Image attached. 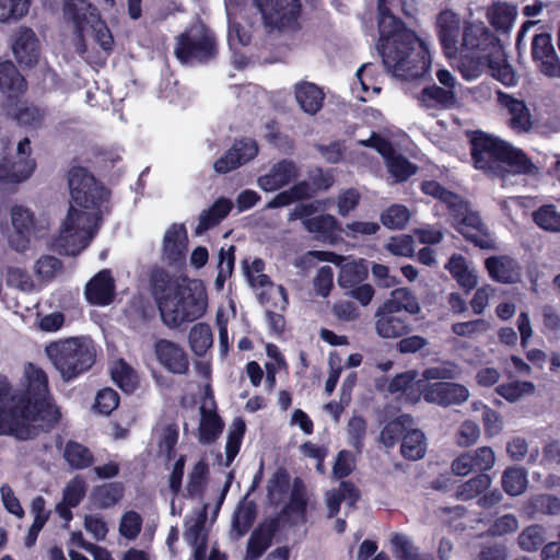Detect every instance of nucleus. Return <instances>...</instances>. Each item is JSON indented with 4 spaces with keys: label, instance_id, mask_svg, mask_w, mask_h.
<instances>
[{
    "label": "nucleus",
    "instance_id": "nucleus-47",
    "mask_svg": "<svg viewBox=\"0 0 560 560\" xmlns=\"http://www.w3.org/2000/svg\"><path fill=\"white\" fill-rule=\"evenodd\" d=\"M257 516V506L254 501H247L240 504L233 513L232 532L240 538L247 534L255 523Z\"/></svg>",
    "mask_w": 560,
    "mask_h": 560
},
{
    "label": "nucleus",
    "instance_id": "nucleus-9",
    "mask_svg": "<svg viewBox=\"0 0 560 560\" xmlns=\"http://www.w3.org/2000/svg\"><path fill=\"white\" fill-rule=\"evenodd\" d=\"M175 56L180 62L206 63L215 58L218 44L214 34L206 27L192 28L176 38Z\"/></svg>",
    "mask_w": 560,
    "mask_h": 560
},
{
    "label": "nucleus",
    "instance_id": "nucleus-2",
    "mask_svg": "<svg viewBox=\"0 0 560 560\" xmlns=\"http://www.w3.org/2000/svg\"><path fill=\"white\" fill-rule=\"evenodd\" d=\"M68 185L74 205H70L52 245L61 255L75 256L94 237L102 220L101 207L109 191L82 166L70 168Z\"/></svg>",
    "mask_w": 560,
    "mask_h": 560
},
{
    "label": "nucleus",
    "instance_id": "nucleus-33",
    "mask_svg": "<svg viewBox=\"0 0 560 560\" xmlns=\"http://www.w3.org/2000/svg\"><path fill=\"white\" fill-rule=\"evenodd\" d=\"M445 269L466 293L477 287V275L468 268L466 259L460 254H453L445 265Z\"/></svg>",
    "mask_w": 560,
    "mask_h": 560
},
{
    "label": "nucleus",
    "instance_id": "nucleus-12",
    "mask_svg": "<svg viewBox=\"0 0 560 560\" xmlns=\"http://www.w3.org/2000/svg\"><path fill=\"white\" fill-rule=\"evenodd\" d=\"M31 154V141L27 137L19 141L15 152L3 153L0 160V182L18 184L31 177L36 168V162Z\"/></svg>",
    "mask_w": 560,
    "mask_h": 560
},
{
    "label": "nucleus",
    "instance_id": "nucleus-5",
    "mask_svg": "<svg viewBox=\"0 0 560 560\" xmlns=\"http://www.w3.org/2000/svg\"><path fill=\"white\" fill-rule=\"evenodd\" d=\"M46 352L66 381L88 372L96 361L95 343L84 336L51 342L46 347Z\"/></svg>",
    "mask_w": 560,
    "mask_h": 560
},
{
    "label": "nucleus",
    "instance_id": "nucleus-26",
    "mask_svg": "<svg viewBox=\"0 0 560 560\" xmlns=\"http://www.w3.org/2000/svg\"><path fill=\"white\" fill-rule=\"evenodd\" d=\"M490 475L481 471L478 476L462 483L456 490V498L460 501L478 499V504L482 508L490 506Z\"/></svg>",
    "mask_w": 560,
    "mask_h": 560
},
{
    "label": "nucleus",
    "instance_id": "nucleus-40",
    "mask_svg": "<svg viewBox=\"0 0 560 560\" xmlns=\"http://www.w3.org/2000/svg\"><path fill=\"white\" fill-rule=\"evenodd\" d=\"M413 419L410 415H401L388 421L381 431L380 442L387 448H393L410 430Z\"/></svg>",
    "mask_w": 560,
    "mask_h": 560
},
{
    "label": "nucleus",
    "instance_id": "nucleus-46",
    "mask_svg": "<svg viewBox=\"0 0 560 560\" xmlns=\"http://www.w3.org/2000/svg\"><path fill=\"white\" fill-rule=\"evenodd\" d=\"M427 452V439L419 429H410L400 444L401 456L408 460H419L424 457Z\"/></svg>",
    "mask_w": 560,
    "mask_h": 560
},
{
    "label": "nucleus",
    "instance_id": "nucleus-53",
    "mask_svg": "<svg viewBox=\"0 0 560 560\" xmlns=\"http://www.w3.org/2000/svg\"><path fill=\"white\" fill-rule=\"evenodd\" d=\"M527 485V471L522 467H510L502 475V487L510 495L522 494Z\"/></svg>",
    "mask_w": 560,
    "mask_h": 560
},
{
    "label": "nucleus",
    "instance_id": "nucleus-1",
    "mask_svg": "<svg viewBox=\"0 0 560 560\" xmlns=\"http://www.w3.org/2000/svg\"><path fill=\"white\" fill-rule=\"evenodd\" d=\"M24 374V389H13L7 380L0 381V434L26 441L34 438L32 423L40 422L49 431L59 422L61 413L52 402L46 372L28 363Z\"/></svg>",
    "mask_w": 560,
    "mask_h": 560
},
{
    "label": "nucleus",
    "instance_id": "nucleus-4",
    "mask_svg": "<svg viewBox=\"0 0 560 560\" xmlns=\"http://www.w3.org/2000/svg\"><path fill=\"white\" fill-rule=\"evenodd\" d=\"M421 306L408 288L394 289L374 313V329L383 339H397L413 330L410 316L418 315Z\"/></svg>",
    "mask_w": 560,
    "mask_h": 560
},
{
    "label": "nucleus",
    "instance_id": "nucleus-41",
    "mask_svg": "<svg viewBox=\"0 0 560 560\" xmlns=\"http://www.w3.org/2000/svg\"><path fill=\"white\" fill-rule=\"evenodd\" d=\"M224 422L221 417L211 410L201 407V418L198 428V440L201 444H211L221 435Z\"/></svg>",
    "mask_w": 560,
    "mask_h": 560
},
{
    "label": "nucleus",
    "instance_id": "nucleus-61",
    "mask_svg": "<svg viewBox=\"0 0 560 560\" xmlns=\"http://www.w3.org/2000/svg\"><path fill=\"white\" fill-rule=\"evenodd\" d=\"M86 493V482L83 477L72 478L63 490V503L69 506H78Z\"/></svg>",
    "mask_w": 560,
    "mask_h": 560
},
{
    "label": "nucleus",
    "instance_id": "nucleus-23",
    "mask_svg": "<svg viewBox=\"0 0 560 560\" xmlns=\"http://www.w3.org/2000/svg\"><path fill=\"white\" fill-rule=\"evenodd\" d=\"M516 9L508 3L492 4V33H497V47L506 48L510 46V34L516 18ZM494 34H492V39Z\"/></svg>",
    "mask_w": 560,
    "mask_h": 560
},
{
    "label": "nucleus",
    "instance_id": "nucleus-55",
    "mask_svg": "<svg viewBox=\"0 0 560 560\" xmlns=\"http://www.w3.org/2000/svg\"><path fill=\"white\" fill-rule=\"evenodd\" d=\"M520 268L516 262L508 257H492V278L505 283H513L520 279Z\"/></svg>",
    "mask_w": 560,
    "mask_h": 560
},
{
    "label": "nucleus",
    "instance_id": "nucleus-63",
    "mask_svg": "<svg viewBox=\"0 0 560 560\" xmlns=\"http://www.w3.org/2000/svg\"><path fill=\"white\" fill-rule=\"evenodd\" d=\"M392 545L398 560H417L420 556L418 548L405 535L395 534L392 538Z\"/></svg>",
    "mask_w": 560,
    "mask_h": 560
},
{
    "label": "nucleus",
    "instance_id": "nucleus-43",
    "mask_svg": "<svg viewBox=\"0 0 560 560\" xmlns=\"http://www.w3.org/2000/svg\"><path fill=\"white\" fill-rule=\"evenodd\" d=\"M210 468L206 459L198 460L188 474L186 485L187 497L190 499H201L205 495L209 481Z\"/></svg>",
    "mask_w": 560,
    "mask_h": 560
},
{
    "label": "nucleus",
    "instance_id": "nucleus-32",
    "mask_svg": "<svg viewBox=\"0 0 560 560\" xmlns=\"http://www.w3.org/2000/svg\"><path fill=\"white\" fill-rule=\"evenodd\" d=\"M233 203L225 197L218 198L208 209L199 215L197 234H201L221 223L231 212Z\"/></svg>",
    "mask_w": 560,
    "mask_h": 560
},
{
    "label": "nucleus",
    "instance_id": "nucleus-50",
    "mask_svg": "<svg viewBox=\"0 0 560 560\" xmlns=\"http://www.w3.org/2000/svg\"><path fill=\"white\" fill-rule=\"evenodd\" d=\"M384 160L388 172L397 183L406 182L418 171V166L416 164L411 163L402 154L397 153L395 149L394 153Z\"/></svg>",
    "mask_w": 560,
    "mask_h": 560
},
{
    "label": "nucleus",
    "instance_id": "nucleus-30",
    "mask_svg": "<svg viewBox=\"0 0 560 560\" xmlns=\"http://www.w3.org/2000/svg\"><path fill=\"white\" fill-rule=\"evenodd\" d=\"M13 54L21 65L32 67L37 63L38 40L32 30L25 28L20 32L13 44Z\"/></svg>",
    "mask_w": 560,
    "mask_h": 560
},
{
    "label": "nucleus",
    "instance_id": "nucleus-62",
    "mask_svg": "<svg viewBox=\"0 0 560 560\" xmlns=\"http://www.w3.org/2000/svg\"><path fill=\"white\" fill-rule=\"evenodd\" d=\"M31 0H0V21L18 20L28 12Z\"/></svg>",
    "mask_w": 560,
    "mask_h": 560
},
{
    "label": "nucleus",
    "instance_id": "nucleus-11",
    "mask_svg": "<svg viewBox=\"0 0 560 560\" xmlns=\"http://www.w3.org/2000/svg\"><path fill=\"white\" fill-rule=\"evenodd\" d=\"M269 30H289L299 24L302 12L301 0H254Z\"/></svg>",
    "mask_w": 560,
    "mask_h": 560
},
{
    "label": "nucleus",
    "instance_id": "nucleus-56",
    "mask_svg": "<svg viewBox=\"0 0 560 560\" xmlns=\"http://www.w3.org/2000/svg\"><path fill=\"white\" fill-rule=\"evenodd\" d=\"M517 539L524 551H536L546 540V529L539 524L529 525L522 530Z\"/></svg>",
    "mask_w": 560,
    "mask_h": 560
},
{
    "label": "nucleus",
    "instance_id": "nucleus-64",
    "mask_svg": "<svg viewBox=\"0 0 560 560\" xmlns=\"http://www.w3.org/2000/svg\"><path fill=\"white\" fill-rule=\"evenodd\" d=\"M119 405V395L112 388L101 389L96 397L94 407L97 412L109 416Z\"/></svg>",
    "mask_w": 560,
    "mask_h": 560
},
{
    "label": "nucleus",
    "instance_id": "nucleus-22",
    "mask_svg": "<svg viewBox=\"0 0 560 560\" xmlns=\"http://www.w3.org/2000/svg\"><path fill=\"white\" fill-rule=\"evenodd\" d=\"M88 302L92 305L107 306L115 299V280L109 269L98 271L85 285Z\"/></svg>",
    "mask_w": 560,
    "mask_h": 560
},
{
    "label": "nucleus",
    "instance_id": "nucleus-24",
    "mask_svg": "<svg viewBox=\"0 0 560 560\" xmlns=\"http://www.w3.org/2000/svg\"><path fill=\"white\" fill-rule=\"evenodd\" d=\"M296 177L298 168L294 162L281 160L271 167L268 174L258 178V185L265 191H275L288 185Z\"/></svg>",
    "mask_w": 560,
    "mask_h": 560
},
{
    "label": "nucleus",
    "instance_id": "nucleus-39",
    "mask_svg": "<svg viewBox=\"0 0 560 560\" xmlns=\"http://www.w3.org/2000/svg\"><path fill=\"white\" fill-rule=\"evenodd\" d=\"M303 225L307 232L322 241H332L336 233L341 231L338 220L328 213L304 220Z\"/></svg>",
    "mask_w": 560,
    "mask_h": 560
},
{
    "label": "nucleus",
    "instance_id": "nucleus-44",
    "mask_svg": "<svg viewBox=\"0 0 560 560\" xmlns=\"http://www.w3.org/2000/svg\"><path fill=\"white\" fill-rule=\"evenodd\" d=\"M492 79L504 86H514L518 77L512 66L506 61L505 48H500L492 43Z\"/></svg>",
    "mask_w": 560,
    "mask_h": 560
},
{
    "label": "nucleus",
    "instance_id": "nucleus-59",
    "mask_svg": "<svg viewBox=\"0 0 560 560\" xmlns=\"http://www.w3.org/2000/svg\"><path fill=\"white\" fill-rule=\"evenodd\" d=\"M410 218L409 210L404 205H392L381 213L382 224L390 230H400L406 226Z\"/></svg>",
    "mask_w": 560,
    "mask_h": 560
},
{
    "label": "nucleus",
    "instance_id": "nucleus-13",
    "mask_svg": "<svg viewBox=\"0 0 560 560\" xmlns=\"http://www.w3.org/2000/svg\"><path fill=\"white\" fill-rule=\"evenodd\" d=\"M11 221L14 234L11 236L10 243L19 252L26 250L31 237H42L48 226L47 221L37 220L34 213L23 206L12 207Z\"/></svg>",
    "mask_w": 560,
    "mask_h": 560
},
{
    "label": "nucleus",
    "instance_id": "nucleus-19",
    "mask_svg": "<svg viewBox=\"0 0 560 560\" xmlns=\"http://www.w3.org/2000/svg\"><path fill=\"white\" fill-rule=\"evenodd\" d=\"M188 235L184 224L173 223L163 238V256L168 265H182L186 260Z\"/></svg>",
    "mask_w": 560,
    "mask_h": 560
},
{
    "label": "nucleus",
    "instance_id": "nucleus-10",
    "mask_svg": "<svg viewBox=\"0 0 560 560\" xmlns=\"http://www.w3.org/2000/svg\"><path fill=\"white\" fill-rule=\"evenodd\" d=\"M369 277L368 262L364 259L352 260L340 266L338 285L346 290L345 294L362 306L371 303L375 295V289L370 283H364Z\"/></svg>",
    "mask_w": 560,
    "mask_h": 560
},
{
    "label": "nucleus",
    "instance_id": "nucleus-49",
    "mask_svg": "<svg viewBox=\"0 0 560 560\" xmlns=\"http://www.w3.org/2000/svg\"><path fill=\"white\" fill-rule=\"evenodd\" d=\"M65 16L73 22L74 25V47L79 55H83L88 51V45L85 40V34L88 32L86 18L83 12H79L78 9L73 8L70 3L63 7Z\"/></svg>",
    "mask_w": 560,
    "mask_h": 560
},
{
    "label": "nucleus",
    "instance_id": "nucleus-57",
    "mask_svg": "<svg viewBox=\"0 0 560 560\" xmlns=\"http://www.w3.org/2000/svg\"><path fill=\"white\" fill-rule=\"evenodd\" d=\"M112 378L125 393H132L137 386V377L132 368L122 359L112 370Z\"/></svg>",
    "mask_w": 560,
    "mask_h": 560
},
{
    "label": "nucleus",
    "instance_id": "nucleus-42",
    "mask_svg": "<svg viewBox=\"0 0 560 560\" xmlns=\"http://www.w3.org/2000/svg\"><path fill=\"white\" fill-rule=\"evenodd\" d=\"M63 458L74 470H82L93 466L95 457L92 451L73 440H69L63 448Z\"/></svg>",
    "mask_w": 560,
    "mask_h": 560
},
{
    "label": "nucleus",
    "instance_id": "nucleus-51",
    "mask_svg": "<svg viewBox=\"0 0 560 560\" xmlns=\"http://www.w3.org/2000/svg\"><path fill=\"white\" fill-rule=\"evenodd\" d=\"M246 431L245 421L242 418H235L232 422L231 429L228 434L226 445H225V463L226 467L231 466L235 457L237 456L243 438Z\"/></svg>",
    "mask_w": 560,
    "mask_h": 560
},
{
    "label": "nucleus",
    "instance_id": "nucleus-27",
    "mask_svg": "<svg viewBox=\"0 0 560 560\" xmlns=\"http://www.w3.org/2000/svg\"><path fill=\"white\" fill-rule=\"evenodd\" d=\"M490 45V30L483 22L467 21L464 25L462 34L460 50L488 52L487 47Z\"/></svg>",
    "mask_w": 560,
    "mask_h": 560
},
{
    "label": "nucleus",
    "instance_id": "nucleus-16",
    "mask_svg": "<svg viewBox=\"0 0 560 560\" xmlns=\"http://www.w3.org/2000/svg\"><path fill=\"white\" fill-rule=\"evenodd\" d=\"M27 91V81L11 60L0 62V92L4 107L15 106Z\"/></svg>",
    "mask_w": 560,
    "mask_h": 560
},
{
    "label": "nucleus",
    "instance_id": "nucleus-7",
    "mask_svg": "<svg viewBox=\"0 0 560 560\" xmlns=\"http://www.w3.org/2000/svg\"><path fill=\"white\" fill-rule=\"evenodd\" d=\"M492 175L499 177L503 186H514L523 182L520 176L540 178L541 168L521 149L492 136Z\"/></svg>",
    "mask_w": 560,
    "mask_h": 560
},
{
    "label": "nucleus",
    "instance_id": "nucleus-37",
    "mask_svg": "<svg viewBox=\"0 0 560 560\" xmlns=\"http://www.w3.org/2000/svg\"><path fill=\"white\" fill-rule=\"evenodd\" d=\"M458 69L466 80L478 78L486 68H490V52L459 51Z\"/></svg>",
    "mask_w": 560,
    "mask_h": 560
},
{
    "label": "nucleus",
    "instance_id": "nucleus-14",
    "mask_svg": "<svg viewBox=\"0 0 560 560\" xmlns=\"http://www.w3.org/2000/svg\"><path fill=\"white\" fill-rule=\"evenodd\" d=\"M257 154V142L252 138H243L236 140L233 145L214 162L213 167L217 173L226 174L255 159Z\"/></svg>",
    "mask_w": 560,
    "mask_h": 560
},
{
    "label": "nucleus",
    "instance_id": "nucleus-29",
    "mask_svg": "<svg viewBox=\"0 0 560 560\" xmlns=\"http://www.w3.org/2000/svg\"><path fill=\"white\" fill-rule=\"evenodd\" d=\"M490 469V447L482 446L474 453L466 452L452 463V470L457 476H466L472 470L488 471Z\"/></svg>",
    "mask_w": 560,
    "mask_h": 560
},
{
    "label": "nucleus",
    "instance_id": "nucleus-48",
    "mask_svg": "<svg viewBox=\"0 0 560 560\" xmlns=\"http://www.w3.org/2000/svg\"><path fill=\"white\" fill-rule=\"evenodd\" d=\"M191 351L197 357H203L213 343V335L210 325L206 323L195 324L188 335Z\"/></svg>",
    "mask_w": 560,
    "mask_h": 560
},
{
    "label": "nucleus",
    "instance_id": "nucleus-36",
    "mask_svg": "<svg viewBox=\"0 0 560 560\" xmlns=\"http://www.w3.org/2000/svg\"><path fill=\"white\" fill-rule=\"evenodd\" d=\"M88 32L93 33L94 40L107 52L113 50L114 37L105 21L101 19L97 8L84 11Z\"/></svg>",
    "mask_w": 560,
    "mask_h": 560
},
{
    "label": "nucleus",
    "instance_id": "nucleus-28",
    "mask_svg": "<svg viewBox=\"0 0 560 560\" xmlns=\"http://www.w3.org/2000/svg\"><path fill=\"white\" fill-rule=\"evenodd\" d=\"M475 168L490 172V135L481 130H466Z\"/></svg>",
    "mask_w": 560,
    "mask_h": 560
},
{
    "label": "nucleus",
    "instance_id": "nucleus-52",
    "mask_svg": "<svg viewBox=\"0 0 560 560\" xmlns=\"http://www.w3.org/2000/svg\"><path fill=\"white\" fill-rule=\"evenodd\" d=\"M290 489V475L284 468H278L267 483L268 499L272 504L280 503Z\"/></svg>",
    "mask_w": 560,
    "mask_h": 560
},
{
    "label": "nucleus",
    "instance_id": "nucleus-21",
    "mask_svg": "<svg viewBox=\"0 0 560 560\" xmlns=\"http://www.w3.org/2000/svg\"><path fill=\"white\" fill-rule=\"evenodd\" d=\"M469 396L466 386L451 382H438L427 386L423 397L428 402H435L447 407L451 405H460Z\"/></svg>",
    "mask_w": 560,
    "mask_h": 560
},
{
    "label": "nucleus",
    "instance_id": "nucleus-54",
    "mask_svg": "<svg viewBox=\"0 0 560 560\" xmlns=\"http://www.w3.org/2000/svg\"><path fill=\"white\" fill-rule=\"evenodd\" d=\"M152 291L160 308V302L163 299H170L173 294V289L176 285H182L178 281L174 280L168 272L163 269L155 270L151 276Z\"/></svg>",
    "mask_w": 560,
    "mask_h": 560
},
{
    "label": "nucleus",
    "instance_id": "nucleus-3",
    "mask_svg": "<svg viewBox=\"0 0 560 560\" xmlns=\"http://www.w3.org/2000/svg\"><path fill=\"white\" fill-rule=\"evenodd\" d=\"M382 35L392 42L383 47L384 65L393 73L404 80L411 81L422 78L431 67V56L428 46L416 32L406 27L405 23L388 10L381 11Z\"/></svg>",
    "mask_w": 560,
    "mask_h": 560
},
{
    "label": "nucleus",
    "instance_id": "nucleus-25",
    "mask_svg": "<svg viewBox=\"0 0 560 560\" xmlns=\"http://www.w3.org/2000/svg\"><path fill=\"white\" fill-rule=\"evenodd\" d=\"M458 34H459V22L455 19V15L448 16L446 13H442L438 20V36L443 49V52L447 58H456L460 51L458 47Z\"/></svg>",
    "mask_w": 560,
    "mask_h": 560
},
{
    "label": "nucleus",
    "instance_id": "nucleus-45",
    "mask_svg": "<svg viewBox=\"0 0 560 560\" xmlns=\"http://www.w3.org/2000/svg\"><path fill=\"white\" fill-rule=\"evenodd\" d=\"M125 488L121 482H109L94 487L91 500L98 509H109L124 497Z\"/></svg>",
    "mask_w": 560,
    "mask_h": 560
},
{
    "label": "nucleus",
    "instance_id": "nucleus-31",
    "mask_svg": "<svg viewBox=\"0 0 560 560\" xmlns=\"http://www.w3.org/2000/svg\"><path fill=\"white\" fill-rule=\"evenodd\" d=\"M307 511V497L304 482L300 478H295L292 483L289 501L282 506L277 517L289 520L295 515L301 520H305Z\"/></svg>",
    "mask_w": 560,
    "mask_h": 560
},
{
    "label": "nucleus",
    "instance_id": "nucleus-38",
    "mask_svg": "<svg viewBox=\"0 0 560 560\" xmlns=\"http://www.w3.org/2000/svg\"><path fill=\"white\" fill-rule=\"evenodd\" d=\"M523 512L529 518H534L537 513L550 516L559 515L560 498L548 493H539L532 495L524 503Z\"/></svg>",
    "mask_w": 560,
    "mask_h": 560
},
{
    "label": "nucleus",
    "instance_id": "nucleus-15",
    "mask_svg": "<svg viewBox=\"0 0 560 560\" xmlns=\"http://www.w3.org/2000/svg\"><path fill=\"white\" fill-rule=\"evenodd\" d=\"M154 354L158 362L167 372L176 375L187 374L189 359L185 350L176 342L168 339H158L154 342Z\"/></svg>",
    "mask_w": 560,
    "mask_h": 560
},
{
    "label": "nucleus",
    "instance_id": "nucleus-60",
    "mask_svg": "<svg viewBox=\"0 0 560 560\" xmlns=\"http://www.w3.org/2000/svg\"><path fill=\"white\" fill-rule=\"evenodd\" d=\"M535 223L542 230L560 232V212L552 205H546L533 214Z\"/></svg>",
    "mask_w": 560,
    "mask_h": 560
},
{
    "label": "nucleus",
    "instance_id": "nucleus-34",
    "mask_svg": "<svg viewBox=\"0 0 560 560\" xmlns=\"http://www.w3.org/2000/svg\"><path fill=\"white\" fill-rule=\"evenodd\" d=\"M295 98L305 113L315 115L323 107L325 94L316 84L302 82L295 85Z\"/></svg>",
    "mask_w": 560,
    "mask_h": 560
},
{
    "label": "nucleus",
    "instance_id": "nucleus-18",
    "mask_svg": "<svg viewBox=\"0 0 560 560\" xmlns=\"http://www.w3.org/2000/svg\"><path fill=\"white\" fill-rule=\"evenodd\" d=\"M532 55L539 70L545 75L560 78V59L557 56L549 34L541 33L534 37Z\"/></svg>",
    "mask_w": 560,
    "mask_h": 560
},
{
    "label": "nucleus",
    "instance_id": "nucleus-58",
    "mask_svg": "<svg viewBox=\"0 0 560 560\" xmlns=\"http://www.w3.org/2000/svg\"><path fill=\"white\" fill-rule=\"evenodd\" d=\"M9 113L14 115V118L20 125L28 126V127H38L42 125L44 119V113L40 108L34 105H22L19 106L16 103L15 106L4 107Z\"/></svg>",
    "mask_w": 560,
    "mask_h": 560
},
{
    "label": "nucleus",
    "instance_id": "nucleus-20",
    "mask_svg": "<svg viewBox=\"0 0 560 560\" xmlns=\"http://www.w3.org/2000/svg\"><path fill=\"white\" fill-rule=\"evenodd\" d=\"M280 527L279 517L264 520L253 532L247 541L246 559L258 560L270 547L272 539Z\"/></svg>",
    "mask_w": 560,
    "mask_h": 560
},
{
    "label": "nucleus",
    "instance_id": "nucleus-17",
    "mask_svg": "<svg viewBox=\"0 0 560 560\" xmlns=\"http://www.w3.org/2000/svg\"><path fill=\"white\" fill-rule=\"evenodd\" d=\"M497 96L498 106L501 113L508 116L509 126L516 132H528L533 121L525 102L500 90L497 91Z\"/></svg>",
    "mask_w": 560,
    "mask_h": 560
},
{
    "label": "nucleus",
    "instance_id": "nucleus-35",
    "mask_svg": "<svg viewBox=\"0 0 560 560\" xmlns=\"http://www.w3.org/2000/svg\"><path fill=\"white\" fill-rule=\"evenodd\" d=\"M419 98L427 107L432 108L450 109L457 104L455 91L434 83L423 88Z\"/></svg>",
    "mask_w": 560,
    "mask_h": 560
},
{
    "label": "nucleus",
    "instance_id": "nucleus-6",
    "mask_svg": "<svg viewBox=\"0 0 560 560\" xmlns=\"http://www.w3.org/2000/svg\"><path fill=\"white\" fill-rule=\"evenodd\" d=\"M160 302L163 323L170 328H177L184 323L200 318L208 306V296L201 284L176 285L170 299Z\"/></svg>",
    "mask_w": 560,
    "mask_h": 560
},
{
    "label": "nucleus",
    "instance_id": "nucleus-8",
    "mask_svg": "<svg viewBox=\"0 0 560 560\" xmlns=\"http://www.w3.org/2000/svg\"><path fill=\"white\" fill-rule=\"evenodd\" d=\"M456 230L469 242L480 248H490V237L478 212L470 210V205L462 196L453 192V197L444 202Z\"/></svg>",
    "mask_w": 560,
    "mask_h": 560
}]
</instances>
